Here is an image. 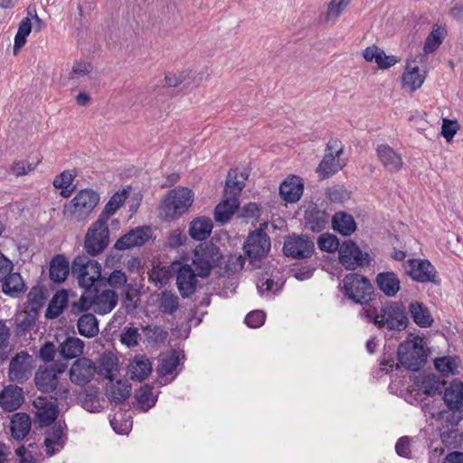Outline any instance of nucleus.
Wrapping results in <instances>:
<instances>
[{
  "label": "nucleus",
  "mask_w": 463,
  "mask_h": 463,
  "mask_svg": "<svg viewBox=\"0 0 463 463\" xmlns=\"http://www.w3.org/2000/svg\"><path fill=\"white\" fill-rule=\"evenodd\" d=\"M186 236L184 235L179 230H174L170 232L167 238V243L171 248H176L184 244Z\"/></svg>",
  "instance_id": "64"
},
{
  "label": "nucleus",
  "mask_w": 463,
  "mask_h": 463,
  "mask_svg": "<svg viewBox=\"0 0 463 463\" xmlns=\"http://www.w3.org/2000/svg\"><path fill=\"white\" fill-rule=\"evenodd\" d=\"M98 373L95 363L87 357L78 358L70 369L71 381L79 386L88 384Z\"/></svg>",
  "instance_id": "17"
},
{
  "label": "nucleus",
  "mask_w": 463,
  "mask_h": 463,
  "mask_svg": "<svg viewBox=\"0 0 463 463\" xmlns=\"http://www.w3.org/2000/svg\"><path fill=\"white\" fill-rule=\"evenodd\" d=\"M373 61L378 65L380 69L385 70L393 66L398 61L395 56H388L385 54L383 50L380 49Z\"/></svg>",
  "instance_id": "58"
},
{
  "label": "nucleus",
  "mask_w": 463,
  "mask_h": 463,
  "mask_svg": "<svg viewBox=\"0 0 463 463\" xmlns=\"http://www.w3.org/2000/svg\"><path fill=\"white\" fill-rule=\"evenodd\" d=\"M68 303V295L64 290L56 292L51 299L46 309L45 317L48 319L57 318Z\"/></svg>",
  "instance_id": "41"
},
{
  "label": "nucleus",
  "mask_w": 463,
  "mask_h": 463,
  "mask_svg": "<svg viewBox=\"0 0 463 463\" xmlns=\"http://www.w3.org/2000/svg\"><path fill=\"white\" fill-rule=\"evenodd\" d=\"M333 229L340 234L348 236L356 230V223L351 214L337 212L332 218Z\"/></svg>",
  "instance_id": "34"
},
{
  "label": "nucleus",
  "mask_w": 463,
  "mask_h": 463,
  "mask_svg": "<svg viewBox=\"0 0 463 463\" xmlns=\"http://www.w3.org/2000/svg\"><path fill=\"white\" fill-rule=\"evenodd\" d=\"M376 152L385 170L396 173L402 169L403 165L402 156L389 145L383 144L378 146Z\"/></svg>",
  "instance_id": "26"
},
{
  "label": "nucleus",
  "mask_w": 463,
  "mask_h": 463,
  "mask_svg": "<svg viewBox=\"0 0 463 463\" xmlns=\"http://www.w3.org/2000/svg\"><path fill=\"white\" fill-rule=\"evenodd\" d=\"M146 337L152 342L162 341L165 338L166 332L160 326L148 325L144 328Z\"/></svg>",
  "instance_id": "57"
},
{
  "label": "nucleus",
  "mask_w": 463,
  "mask_h": 463,
  "mask_svg": "<svg viewBox=\"0 0 463 463\" xmlns=\"http://www.w3.org/2000/svg\"><path fill=\"white\" fill-rule=\"evenodd\" d=\"M64 427L59 422L45 431L43 446L48 457H52L59 453L66 442Z\"/></svg>",
  "instance_id": "21"
},
{
  "label": "nucleus",
  "mask_w": 463,
  "mask_h": 463,
  "mask_svg": "<svg viewBox=\"0 0 463 463\" xmlns=\"http://www.w3.org/2000/svg\"><path fill=\"white\" fill-rule=\"evenodd\" d=\"M317 244L321 250L326 252H335L337 250H339L341 246L337 237L329 233L321 234L317 240Z\"/></svg>",
  "instance_id": "49"
},
{
  "label": "nucleus",
  "mask_w": 463,
  "mask_h": 463,
  "mask_svg": "<svg viewBox=\"0 0 463 463\" xmlns=\"http://www.w3.org/2000/svg\"><path fill=\"white\" fill-rule=\"evenodd\" d=\"M152 236L150 227H137L120 237L114 248L118 250H125L133 247L145 244Z\"/></svg>",
  "instance_id": "18"
},
{
  "label": "nucleus",
  "mask_w": 463,
  "mask_h": 463,
  "mask_svg": "<svg viewBox=\"0 0 463 463\" xmlns=\"http://www.w3.org/2000/svg\"><path fill=\"white\" fill-rule=\"evenodd\" d=\"M343 153V146L338 139L331 138L326 148V154L317 168L319 175L325 179L337 173L345 164H341L337 157Z\"/></svg>",
  "instance_id": "11"
},
{
  "label": "nucleus",
  "mask_w": 463,
  "mask_h": 463,
  "mask_svg": "<svg viewBox=\"0 0 463 463\" xmlns=\"http://www.w3.org/2000/svg\"><path fill=\"white\" fill-rule=\"evenodd\" d=\"M92 302H90L86 297L81 296L80 299L73 302L71 306V314L74 316H81L87 314V311L90 308Z\"/></svg>",
  "instance_id": "59"
},
{
  "label": "nucleus",
  "mask_w": 463,
  "mask_h": 463,
  "mask_svg": "<svg viewBox=\"0 0 463 463\" xmlns=\"http://www.w3.org/2000/svg\"><path fill=\"white\" fill-rule=\"evenodd\" d=\"M109 243V227L108 224L97 220L89 229L85 241L84 249L88 254L96 256L102 252Z\"/></svg>",
  "instance_id": "14"
},
{
  "label": "nucleus",
  "mask_w": 463,
  "mask_h": 463,
  "mask_svg": "<svg viewBox=\"0 0 463 463\" xmlns=\"http://www.w3.org/2000/svg\"><path fill=\"white\" fill-rule=\"evenodd\" d=\"M304 191L301 179L297 175L288 176L279 185L281 198L288 203H297Z\"/></svg>",
  "instance_id": "27"
},
{
  "label": "nucleus",
  "mask_w": 463,
  "mask_h": 463,
  "mask_svg": "<svg viewBox=\"0 0 463 463\" xmlns=\"http://www.w3.org/2000/svg\"><path fill=\"white\" fill-rule=\"evenodd\" d=\"M306 227L313 232H319L326 228L328 214L317 205H310L305 213Z\"/></svg>",
  "instance_id": "30"
},
{
  "label": "nucleus",
  "mask_w": 463,
  "mask_h": 463,
  "mask_svg": "<svg viewBox=\"0 0 463 463\" xmlns=\"http://www.w3.org/2000/svg\"><path fill=\"white\" fill-rule=\"evenodd\" d=\"M65 368V364H61L57 369L52 366L44 369L39 368L34 377L37 389L43 392H51L55 391L58 385L57 374L63 373Z\"/></svg>",
  "instance_id": "19"
},
{
  "label": "nucleus",
  "mask_w": 463,
  "mask_h": 463,
  "mask_svg": "<svg viewBox=\"0 0 463 463\" xmlns=\"http://www.w3.org/2000/svg\"><path fill=\"white\" fill-rule=\"evenodd\" d=\"M11 335L10 327L6 322L0 320V362L3 363L8 358L11 351L9 339Z\"/></svg>",
  "instance_id": "46"
},
{
  "label": "nucleus",
  "mask_w": 463,
  "mask_h": 463,
  "mask_svg": "<svg viewBox=\"0 0 463 463\" xmlns=\"http://www.w3.org/2000/svg\"><path fill=\"white\" fill-rule=\"evenodd\" d=\"M222 259L219 248L213 242L200 243L194 251L193 264L197 275L206 278Z\"/></svg>",
  "instance_id": "7"
},
{
  "label": "nucleus",
  "mask_w": 463,
  "mask_h": 463,
  "mask_svg": "<svg viewBox=\"0 0 463 463\" xmlns=\"http://www.w3.org/2000/svg\"><path fill=\"white\" fill-rule=\"evenodd\" d=\"M377 288L387 298H394L401 290V280L393 271L379 272L375 277Z\"/></svg>",
  "instance_id": "25"
},
{
  "label": "nucleus",
  "mask_w": 463,
  "mask_h": 463,
  "mask_svg": "<svg viewBox=\"0 0 463 463\" xmlns=\"http://www.w3.org/2000/svg\"><path fill=\"white\" fill-rule=\"evenodd\" d=\"M402 80L404 86L413 92L422 85L424 77L420 74L419 68L415 67L411 71L403 73Z\"/></svg>",
  "instance_id": "48"
},
{
  "label": "nucleus",
  "mask_w": 463,
  "mask_h": 463,
  "mask_svg": "<svg viewBox=\"0 0 463 463\" xmlns=\"http://www.w3.org/2000/svg\"><path fill=\"white\" fill-rule=\"evenodd\" d=\"M71 274L81 288L90 289L101 277V266L97 260L80 255L71 263Z\"/></svg>",
  "instance_id": "6"
},
{
  "label": "nucleus",
  "mask_w": 463,
  "mask_h": 463,
  "mask_svg": "<svg viewBox=\"0 0 463 463\" xmlns=\"http://www.w3.org/2000/svg\"><path fill=\"white\" fill-rule=\"evenodd\" d=\"M126 199L127 192L125 190L115 193L106 203L98 220L107 223V220L118 211Z\"/></svg>",
  "instance_id": "43"
},
{
  "label": "nucleus",
  "mask_w": 463,
  "mask_h": 463,
  "mask_svg": "<svg viewBox=\"0 0 463 463\" xmlns=\"http://www.w3.org/2000/svg\"><path fill=\"white\" fill-rule=\"evenodd\" d=\"M31 418L24 412H16L11 418L10 430L12 437L16 440L24 439L30 432Z\"/></svg>",
  "instance_id": "29"
},
{
  "label": "nucleus",
  "mask_w": 463,
  "mask_h": 463,
  "mask_svg": "<svg viewBox=\"0 0 463 463\" xmlns=\"http://www.w3.org/2000/svg\"><path fill=\"white\" fill-rule=\"evenodd\" d=\"M315 250L313 241L306 235L288 236L283 245V252L287 257L306 259Z\"/></svg>",
  "instance_id": "15"
},
{
  "label": "nucleus",
  "mask_w": 463,
  "mask_h": 463,
  "mask_svg": "<svg viewBox=\"0 0 463 463\" xmlns=\"http://www.w3.org/2000/svg\"><path fill=\"white\" fill-rule=\"evenodd\" d=\"M341 289L347 299L361 306L368 305L373 298L374 288L369 279L358 273L346 274Z\"/></svg>",
  "instance_id": "3"
},
{
  "label": "nucleus",
  "mask_w": 463,
  "mask_h": 463,
  "mask_svg": "<svg viewBox=\"0 0 463 463\" xmlns=\"http://www.w3.org/2000/svg\"><path fill=\"white\" fill-rule=\"evenodd\" d=\"M435 368L443 375H453L457 372L458 363L457 359L451 356H443L435 359Z\"/></svg>",
  "instance_id": "47"
},
{
  "label": "nucleus",
  "mask_w": 463,
  "mask_h": 463,
  "mask_svg": "<svg viewBox=\"0 0 463 463\" xmlns=\"http://www.w3.org/2000/svg\"><path fill=\"white\" fill-rule=\"evenodd\" d=\"M194 202V193L186 187H176L168 192L160 206V215L165 220L184 214Z\"/></svg>",
  "instance_id": "4"
},
{
  "label": "nucleus",
  "mask_w": 463,
  "mask_h": 463,
  "mask_svg": "<svg viewBox=\"0 0 463 463\" xmlns=\"http://www.w3.org/2000/svg\"><path fill=\"white\" fill-rule=\"evenodd\" d=\"M443 33L439 28L433 29L426 39L424 44L425 52L435 51L442 43Z\"/></svg>",
  "instance_id": "53"
},
{
  "label": "nucleus",
  "mask_w": 463,
  "mask_h": 463,
  "mask_svg": "<svg viewBox=\"0 0 463 463\" xmlns=\"http://www.w3.org/2000/svg\"><path fill=\"white\" fill-rule=\"evenodd\" d=\"M443 401L449 411H463V383L454 380L449 386L443 389Z\"/></svg>",
  "instance_id": "24"
},
{
  "label": "nucleus",
  "mask_w": 463,
  "mask_h": 463,
  "mask_svg": "<svg viewBox=\"0 0 463 463\" xmlns=\"http://www.w3.org/2000/svg\"><path fill=\"white\" fill-rule=\"evenodd\" d=\"M33 358L24 351H21L12 358L8 368V376L12 382L24 383L32 373Z\"/></svg>",
  "instance_id": "16"
},
{
  "label": "nucleus",
  "mask_w": 463,
  "mask_h": 463,
  "mask_svg": "<svg viewBox=\"0 0 463 463\" xmlns=\"http://www.w3.org/2000/svg\"><path fill=\"white\" fill-rule=\"evenodd\" d=\"M135 397L137 404L144 411L152 408L156 402V398L153 394V388L146 384L139 388Z\"/></svg>",
  "instance_id": "44"
},
{
  "label": "nucleus",
  "mask_w": 463,
  "mask_h": 463,
  "mask_svg": "<svg viewBox=\"0 0 463 463\" xmlns=\"http://www.w3.org/2000/svg\"><path fill=\"white\" fill-rule=\"evenodd\" d=\"M327 198L333 203H343L349 198V194L342 185L329 187L326 193Z\"/></svg>",
  "instance_id": "54"
},
{
  "label": "nucleus",
  "mask_w": 463,
  "mask_h": 463,
  "mask_svg": "<svg viewBox=\"0 0 463 463\" xmlns=\"http://www.w3.org/2000/svg\"><path fill=\"white\" fill-rule=\"evenodd\" d=\"M140 339V334L137 327L126 326L120 335V341L122 344L128 347H134L137 345Z\"/></svg>",
  "instance_id": "52"
},
{
  "label": "nucleus",
  "mask_w": 463,
  "mask_h": 463,
  "mask_svg": "<svg viewBox=\"0 0 463 463\" xmlns=\"http://www.w3.org/2000/svg\"><path fill=\"white\" fill-rule=\"evenodd\" d=\"M108 282L111 287H121L127 283V276L122 270L116 269L110 273Z\"/></svg>",
  "instance_id": "63"
},
{
  "label": "nucleus",
  "mask_w": 463,
  "mask_h": 463,
  "mask_svg": "<svg viewBox=\"0 0 463 463\" xmlns=\"http://www.w3.org/2000/svg\"><path fill=\"white\" fill-rule=\"evenodd\" d=\"M2 281L3 292L10 297H18L19 294L25 290L24 282L17 272L11 271Z\"/></svg>",
  "instance_id": "38"
},
{
  "label": "nucleus",
  "mask_w": 463,
  "mask_h": 463,
  "mask_svg": "<svg viewBox=\"0 0 463 463\" xmlns=\"http://www.w3.org/2000/svg\"><path fill=\"white\" fill-rule=\"evenodd\" d=\"M458 128L457 121L444 118L442 121L441 134L447 139L451 140L456 135Z\"/></svg>",
  "instance_id": "61"
},
{
  "label": "nucleus",
  "mask_w": 463,
  "mask_h": 463,
  "mask_svg": "<svg viewBox=\"0 0 463 463\" xmlns=\"http://www.w3.org/2000/svg\"><path fill=\"white\" fill-rule=\"evenodd\" d=\"M99 198V194L93 189H81L65 204L64 214L72 221H83L95 209Z\"/></svg>",
  "instance_id": "5"
},
{
  "label": "nucleus",
  "mask_w": 463,
  "mask_h": 463,
  "mask_svg": "<svg viewBox=\"0 0 463 463\" xmlns=\"http://www.w3.org/2000/svg\"><path fill=\"white\" fill-rule=\"evenodd\" d=\"M241 177L242 180H238L235 171H229L224 189L225 199L217 204L214 210V218L217 222H227L238 209V195L243 189L244 180L246 179L243 175H241Z\"/></svg>",
  "instance_id": "2"
},
{
  "label": "nucleus",
  "mask_w": 463,
  "mask_h": 463,
  "mask_svg": "<svg viewBox=\"0 0 463 463\" xmlns=\"http://www.w3.org/2000/svg\"><path fill=\"white\" fill-rule=\"evenodd\" d=\"M84 342L74 336H68L59 345V354L64 359L77 358L82 354Z\"/></svg>",
  "instance_id": "33"
},
{
  "label": "nucleus",
  "mask_w": 463,
  "mask_h": 463,
  "mask_svg": "<svg viewBox=\"0 0 463 463\" xmlns=\"http://www.w3.org/2000/svg\"><path fill=\"white\" fill-rule=\"evenodd\" d=\"M409 311L415 324L420 327L430 326L433 319L429 310L420 302H411L409 306Z\"/></svg>",
  "instance_id": "40"
},
{
  "label": "nucleus",
  "mask_w": 463,
  "mask_h": 463,
  "mask_svg": "<svg viewBox=\"0 0 463 463\" xmlns=\"http://www.w3.org/2000/svg\"><path fill=\"white\" fill-rule=\"evenodd\" d=\"M261 226L264 228L260 227L251 232L243 243V250L253 265L265 258L270 250V240L264 231L267 224L264 223Z\"/></svg>",
  "instance_id": "9"
},
{
  "label": "nucleus",
  "mask_w": 463,
  "mask_h": 463,
  "mask_svg": "<svg viewBox=\"0 0 463 463\" xmlns=\"http://www.w3.org/2000/svg\"><path fill=\"white\" fill-rule=\"evenodd\" d=\"M351 0H332L326 13V20L337 18Z\"/></svg>",
  "instance_id": "55"
},
{
  "label": "nucleus",
  "mask_w": 463,
  "mask_h": 463,
  "mask_svg": "<svg viewBox=\"0 0 463 463\" xmlns=\"http://www.w3.org/2000/svg\"><path fill=\"white\" fill-rule=\"evenodd\" d=\"M265 313L260 310L250 312L244 319L245 324L251 328H258L263 325L265 321Z\"/></svg>",
  "instance_id": "56"
},
{
  "label": "nucleus",
  "mask_w": 463,
  "mask_h": 463,
  "mask_svg": "<svg viewBox=\"0 0 463 463\" xmlns=\"http://www.w3.org/2000/svg\"><path fill=\"white\" fill-rule=\"evenodd\" d=\"M446 383L436 375L428 374L422 378L420 389L428 396H435L442 393Z\"/></svg>",
  "instance_id": "42"
},
{
  "label": "nucleus",
  "mask_w": 463,
  "mask_h": 463,
  "mask_svg": "<svg viewBox=\"0 0 463 463\" xmlns=\"http://www.w3.org/2000/svg\"><path fill=\"white\" fill-rule=\"evenodd\" d=\"M397 356L399 364L412 372L419 371L427 360L423 346L412 340L399 345Z\"/></svg>",
  "instance_id": "8"
},
{
  "label": "nucleus",
  "mask_w": 463,
  "mask_h": 463,
  "mask_svg": "<svg viewBox=\"0 0 463 463\" xmlns=\"http://www.w3.org/2000/svg\"><path fill=\"white\" fill-rule=\"evenodd\" d=\"M197 272L191 266L185 264L180 267L176 276V286L183 298L192 296L197 285Z\"/></svg>",
  "instance_id": "22"
},
{
  "label": "nucleus",
  "mask_w": 463,
  "mask_h": 463,
  "mask_svg": "<svg viewBox=\"0 0 463 463\" xmlns=\"http://www.w3.org/2000/svg\"><path fill=\"white\" fill-rule=\"evenodd\" d=\"M406 273L420 283L440 284L436 268L428 260L411 259L405 264Z\"/></svg>",
  "instance_id": "12"
},
{
  "label": "nucleus",
  "mask_w": 463,
  "mask_h": 463,
  "mask_svg": "<svg viewBox=\"0 0 463 463\" xmlns=\"http://www.w3.org/2000/svg\"><path fill=\"white\" fill-rule=\"evenodd\" d=\"M212 230V220L208 217H199L191 222L189 234L195 241H203L211 234Z\"/></svg>",
  "instance_id": "35"
},
{
  "label": "nucleus",
  "mask_w": 463,
  "mask_h": 463,
  "mask_svg": "<svg viewBox=\"0 0 463 463\" xmlns=\"http://www.w3.org/2000/svg\"><path fill=\"white\" fill-rule=\"evenodd\" d=\"M339 261L349 270L357 268L368 267L371 264V257L368 252H364L352 240H345L339 248Z\"/></svg>",
  "instance_id": "10"
},
{
  "label": "nucleus",
  "mask_w": 463,
  "mask_h": 463,
  "mask_svg": "<svg viewBox=\"0 0 463 463\" xmlns=\"http://www.w3.org/2000/svg\"><path fill=\"white\" fill-rule=\"evenodd\" d=\"M77 327L79 334L88 338L96 336L99 331L97 317L91 313L80 316L77 321Z\"/></svg>",
  "instance_id": "37"
},
{
  "label": "nucleus",
  "mask_w": 463,
  "mask_h": 463,
  "mask_svg": "<svg viewBox=\"0 0 463 463\" xmlns=\"http://www.w3.org/2000/svg\"><path fill=\"white\" fill-rule=\"evenodd\" d=\"M360 315L378 329L401 332L409 325L407 308L402 301H386L380 310L376 307L363 308Z\"/></svg>",
  "instance_id": "1"
},
{
  "label": "nucleus",
  "mask_w": 463,
  "mask_h": 463,
  "mask_svg": "<svg viewBox=\"0 0 463 463\" xmlns=\"http://www.w3.org/2000/svg\"><path fill=\"white\" fill-rule=\"evenodd\" d=\"M115 371H117V367L114 364L108 367L103 364L99 369L100 374L109 380V383L106 388V395L108 399L116 403H122L130 395L131 384L127 380H118L114 383L113 378Z\"/></svg>",
  "instance_id": "13"
},
{
  "label": "nucleus",
  "mask_w": 463,
  "mask_h": 463,
  "mask_svg": "<svg viewBox=\"0 0 463 463\" xmlns=\"http://www.w3.org/2000/svg\"><path fill=\"white\" fill-rule=\"evenodd\" d=\"M24 402V391L17 385L5 386L0 392V406L5 411H16Z\"/></svg>",
  "instance_id": "23"
},
{
  "label": "nucleus",
  "mask_w": 463,
  "mask_h": 463,
  "mask_svg": "<svg viewBox=\"0 0 463 463\" xmlns=\"http://www.w3.org/2000/svg\"><path fill=\"white\" fill-rule=\"evenodd\" d=\"M74 176L73 174L64 171L54 178L52 184L56 188H69L72 184Z\"/></svg>",
  "instance_id": "62"
},
{
  "label": "nucleus",
  "mask_w": 463,
  "mask_h": 463,
  "mask_svg": "<svg viewBox=\"0 0 463 463\" xmlns=\"http://www.w3.org/2000/svg\"><path fill=\"white\" fill-rule=\"evenodd\" d=\"M59 352L55 345L52 342L45 343L39 351V357L45 363H49L53 360L56 353Z\"/></svg>",
  "instance_id": "60"
},
{
  "label": "nucleus",
  "mask_w": 463,
  "mask_h": 463,
  "mask_svg": "<svg viewBox=\"0 0 463 463\" xmlns=\"http://www.w3.org/2000/svg\"><path fill=\"white\" fill-rule=\"evenodd\" d=\"M33 448L32 443L28 444V448L24 445L19 446L14 449L17 459L14 463H42L39 458L33 455V452L29 449Z\"/></svg>",
  "instance_id": "50"
},
{
  "label": "nucleus",
  "mask_w": 463,
  "mask_h": 463,
  "mask_svg": "<svg viewBox=\"0 0 463 463\" xmlns=\"http://www.w3.org/2000/svg\"><path fill=\"white\" fill-rule=\"evenodd\" d=\"M152 372V364L148 358L143 355L135 356L134 360L128 365V373L132 380L143 381L148 377Z\"/></svg>",
  "instance_id": "32"
},
{
  "label": "nucleus",
  "mask_w": 463,
  "mask_h": 463,
  "mask_svg": "<svg viewBox=\"0 0 463 463\" xmlns=\"http://www.w3.org/2000/svg\"><path fill=\"white\" fill-rule=\"evenodd\" d=\"M158 309L161 313L173 316L179 309V298L170 290H163L157 298Z\"/></svg>",
  "instance_id": "36"
},
{
  "label": "nucleus",
  "mask_w": 463,
  "mask_h": 463,
  "mask_svg": "<svg viewBox=\"0 0 463 463\" xmlns=\"http://www.w3.org/2000/svg\"><path fill=\"white\" fill-rule=\"evenodd\" d=\"M50 279L51 280L61 283L63 282L70 273V264L64 255H55L50 262Z\"/></svg>",
  "instance_id": "31"
},
{
  "label": "nucleus",
  "mask_w": 463,
  "mask_h": 463,
  "mask_svg": "<svg viewBox=\"0 0 463 463\" xmlns=\"http://www.w3.org/2000/svg\"><path fill=\"white\" fill-rule=\"evenodd\" d=\"M179 363L178 354L176 352H173L160 359L157 372L163 376L171 374L176 370Z\"/></svg>",
  "instance_id": "45"
},
{
  "label": "nucleus",
  "mask_w": 463,
  "mask_h": 463,
  "mask_svg": "<svg viewBox=\"0 0 463 463\" xmlns=\"http://www.w3.org/2000/svg\"><path fill=\"white\" fill-rule=\"evenodd\" d=\"M14 333L18 337L24 336L35 324V317L28 311H21L14 317Z\"/></svg>",
  "instance_id": "39"
},
{
  "label": "nucleus",
  "mask_w": 463,
  "mask_h": 463,
  "mask_svg": "<svg viewBox=\"0 0 463 463\" xmlns=\"http://www.w3.org/2000/svg\"><path fill=\"white\" fill-rule=\"evenodd\" d=\"M118 299V294L114 290L105 289L93 298V310L99 315L109 314L117 306Z\"/></svg>",
  "instance_id": "28"
},
{
  "label": "nucleus",
  "mask_w": 463,
  "mask_h": 463,
  "mask_svg": "<svg viewBox=\"0 0 463 463\" xmlns=\"http://www.w3.org/2000/svg\"><path fill=\"white\" fill-rule=\"evenodd\" d=\"M33 405L41 426H50L57 419L59 408L56 402L45 397H38L33 401Z\"/></svg>",
  "instance_id": "20"
},
{
  "label": "nucleus",
  "mask_w": 463,
  "mask_h": 463,
  "mask_svg": "<svg viewBox=\"0 0 463 463\" xmlns=\"http://www.w3.org/2000/svg\"><path fill=\"white\" fill-rule=\"evenodd\" d=\"M413 438L409 436H403L400 438L395 444L396 453L402 458H412V442Z\"/></svg>",
  "instance_id": "51"
}]
</instances>
